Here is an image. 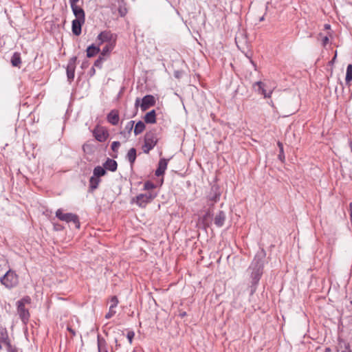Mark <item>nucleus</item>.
<instances>
[{"label":"nucleus","mask_w":352,"mask_h":352,"mask_svg":"<svg viewBox=\"0 0 352 352\" xmlns=\"http://www.w3.org/2000/svg\"><path fill=\"white\" fill-rule=\"evenodd\" d=\"M265 257V251L263 250L258 251L250 266V270H252L251 278L252 285H256L263 274Z\"/></svg>","instance_id":"1"},{"label":"nucleus","mask_w":352,"mask_h":352,"mask_svg":"<svg viewBox=\"0 0 352 352\" xmlns=\"http://www.w3.org/2000/svg\"><path fill=\"white\" fill-rule=\"evenodd\" d=\"M56 217L60 221H65L68 223H72L77 229H79L80 227L78 217L76 214L64 213L61 209H58L56 212Z\"/></svg>","instance_id":"2"},{"label":"nucleus","mask_w":352,"mask_h":352,"mask_svg":"<svg viewBox=\"0 0 352 352\" xmlns=\"http://www.w3.org/2000/svg\"><path fill=\"white\" fill-rule=\"evenodd\" d=\"M158 142V138L155 131H150L146 133L144 135V143L142 146V150L144 153H148Z\"/></svg>","instance_id":"3"},{"label":"nucleus","mask_w":352,"mask_h":352,"mask_svg":"<svg viewBox=\"0 0 352 352\" xmlns=\"http://www.w3.org/2000/svg\"><path fill=\"white\" fill-rule=\"evenodd\" d=\"M0 281L6 287L11 289L18 284V276L14 271L8 270L1 278Z\"/></svg>","instance_id":"4"},{"label":"nucleus","mask_w":352,"mask_h":352,"mask_svg":"<svg viewBox=\"0 0 352 352\" xmlns=\"http://www.w3.org/2000/svg\"><path fill=\"white\" fill-rule=\"evenodd\" d=\"M157 195L155 193L148 192L146 193H142L137 195L135 198L133 199V201L138 206L141 208H145L146 206L152 201L156 197Z\"/></svg>","instance_id":"5"},{"label":"nucleus","mask_w":352,"mask_h":352,"mask_svg":"<svg viewBox=\"0 0 352 352\" xmlns=\"http://www.w3.org/2000/svg\"><path fill=\"white\" fill-rule=\"evenodd\" d=\"M155 102H156V100L153 96L146 95L142 99L141 103H140V99L139 98H138L135 100V106L136 108L140 106L141 108V110L142 111H144L147 110L148 109H149L150 107L155 106Z\"/></svg>","instance_id":"6"},{"label":"nucleus","mask_w":352,"mask_h":352,"mask_svg":"<svg viewBox=\"0 0 352 352\" xmlns=\"http://www.w3.org/2000/svg\"><path fill=\"white\" fill-rule=\"evenodd\" d=\"M24 301L25 299H23L17 302V312L22 321L26 323L29 320L30 314L28 310L25 307Z\"/></svg>","instance_id":"7"},{"label":"nucleus","mask_w":352,"mask_h":352,"mask_svg":"<svg viewBox=\"0 0 352 352\" xmlns=\"http://www.w3.org/2000/svg\"><path fill=\"white\" fill-rule=\"evenodd\" d=\"M95 138L99 142H104L108 138L107 131L102 127H96L93 131Z\"/></svg>","instance_id":"8"},{"label":"nucleus","mask_w":352,"mask_h":352,"mask_svg":"<svg viewBox=\"0 0 352 352\" xmlns=\"http://www.w3.org/2000/svg\"><path fill=\"white\" fill-rule=\"evenodd\" d=\"M258 87L256 91L264 96L265 98H270L272 94V89H270L268 91L265 89V85L261 81H257L253 85V87Z\"/></svg>","instance_id":"9"},{"label":"nucleus","mask_w":352,"mask_h":352,"mask_svg":"<svg viewBox=\"0 0 352 352\" xmlns=\"http://www.w3.org/2000/svg\"><path fill=\"white\" fill-rule=\"evenodd\" d=\"M76 57L70 58L67 67V75L69 80H73L74 78Z\"/></svg>","instance_id":"10"},{"label":"nucleus","mask_w":352,"mask_h":352,"mask_svg":"<svg viewBox=\"0 0 352 352\" xmlns=\"http://www.w3.org/2000/svg\"><path fill=\"white\" fill-rule=\"evenodd\" d=\"M85 23V21L74 19L72 21V32L76 36H79L81 34L82 25Z\"/></svg>","instance_id":"11"},{"label":"nucleus","mask_w":352,"mask_h":352,"mask_svg":"<svg viewBox=\"0 0 352 352\" xmlns=\"http://www.w3.org/2000/svg\"><path fill=\"white\" fill-rule=\"evenodd\" d=\"M168 165V160L166 159H161L158 163V167L155 170V175L159 177L164 175Z\"/></svg>","instance_id":"12"},{"label":"nucleus","mask_w":352,"mask_h":352,"mask_svg":"<svg viewBox=\"0 0 352 352\" xmlns=\"http://www.w3.org/2000/svg\"><path fill=\"white\" fill-rule=\"evenodd\" d=\"M113 34L109 31H103L98 36V40L99 41V45L104 42H109L112 40Z\"/></svg>","instance_id":"13"},{"label":"nucleus","mask_w":352,"mask_h":352,"mask_svg":"<svg viewBox=\"0 0 352 352\" xmlns=\"http://www.w3.org/2000/svg\"><path fill=\"white\" fill-rule=\"evenodd\" d=\"M107 120L109 123H111L113 125H117L119 122V114L118 111L116 110H112L111 112L107 115Z\"/></svg>","instance_id":"14"},{"label":"nucleus","mask_w":352,"mask_h":352,"mask_svg":"<svg viewBox=\"0 0 352 352\" xmlns=\"http://www.w3.org/2000/svg\"><path fill=\"white\" fill-rule=\"evenodd\" d=\"M72 10L74 12V14L76 16L75 19H78V20L85 21V12L82 8L76 6L72 8Z\"/></svg>","instance_id":"15"},{"label":"nucleus","mask_w":352,"mask_h":352,"mask_svg":"<svg viewBox=\"0 0 352 352\" xmlns=\"http://www.w3.org/2000/svg\"><path fill=\"white\" fill-rule=\"evenodd\" d=\"M106 170L114 172L117 169V162L112 159L108 158L107 160L103 164Z\"/></svg>","instance_id":"16"},{"label":"nucleus","mask_w":352,"mask_h":352,"mask_svg":"<svg viewBox=\"0 0 352 352\" xmlns=\"http://www.w3.org/2000/svg\"><path fill=\"white\" fill-rule=\"evenodd\" d=\"M226 220V214L223 211H219L214 217V224L218 227H221Z\"/></svg>","instance_id":"17"},{"label":"nucleus","mask_w":352,"mask_h":352,"mask_svg":"<svg viewBox=\"0 0 352 352\" xmlns=\"http://www.w3.org/2000/svg\"><path fill=\"white\" fill-rule=\"evenodd\" d=\"M107 344L106 340L100 337V336H98V352H108L107 351Z\"/></svg>","instance_id":"18"},{"label":"nucleus","mask_w":352,"mask_h":352,"mask_svg":"<svg viewBox=\"0 0 352 352\" xmlns=\"http://www.w3.org/2000/svg\"><path fill=\"white\" fill-rule=\"evenodd\" d=\"M146 123L154 124L156 122V113L155 110L148 112L144 116Z\"/></svg>","instance_id":"19"},{"label":"nucleus","mask_w":352,"mask_h":352,"mask_svg":"<svg viewBox=\"0 0 352 352\" xmlns=\"http://www.w3.org/2000/svg\"><path fill=\"white\" fill-rule=\"evenodd\" d=\"M100 48L94 45L89 46L87 49V56L89 58L93 57L98 54Z\"/></svg>","instance_id":"20"},{"label":"nucleus","mask_w":352,"mask_h":352,"mask_svg":"<svg viewBox=\"0 0 352 352\" xmlns=\"http://www.w3.org/2000/svg\"><path fill=\"white\" fill-rule=\"evenodd\" d=\"M11 63L14 67H20L21 63L20 54L18 52L14 53L11 58Z\"/></svg>","instance_id":"21"},{"label":"nucleus","mask_w":352,"mask_h":352,"mask_svg":"<svg viewBox=\"0 0 352 352\" xmlns=\"http://www.w3.org/2000/svg\"><path fill=\"white\" fill-rule=\"evenodd\" d=\"M93 173L94 176L99 178L100 177L104 176L106 174V169L104 167L98 166L94 168Z\"/></svg>","instance_id":"22"},{"label":"nucleus","mask_w":352,"mask_h":352,"mask_svg":"<svg viewBox=\"0 0 352 352\" xmlns=\"http://www.w3.org/2000/svg\"><path fill=\"white\" fill-rule=\"evenodd\" d=\"M100 182V179L95 176L91 177L89 179V188L91 190L96 189Z\"/></svg>","instance_id":"23"},{"label":"nucleus","mask_w":352,"mask_h":352,"mask_svg":"<svg viewBox=\"0 0 352 352\" xmlns=\"http://www.w3.org/2000/svg\"><path fill=\"white\" fill-rule=\"evenodd\" d=\"M145 129V124L142 121H139L135 126L134 133L135 135H139L144 131Z\"/></svg>","instance_id":"24"},{"label":"nucleus","mask_w":352,"mask_h":352,"mask_svg":"<svg viewBox=\"0 0 352 352\" xmlns=\"http://www.w3.org/2000/svg\"><path fill=\"white\" fill-rule=\"evenodd\" d=\"M127 158L129 162L132 164L136 159V150L134 148H131L127 153Z\"/></svg>","instance_id":"25"},{"label":"nucleus","mask_w":352,"mask_h":352,"mask_svg":"<svg viewBox=\"0 0 352 352\" xmlns=\"http://www.w3.org/2000/svg\"><path fill=\"white\" fill-rule=\"evenodd\" d=\"M0 343L3 344L7 349L10 347V344L6 333H1V335L0 336Z\"/></svg>","instance_id":"26"},{"label":"nucleus","mask_w":352,"mask_h":352,"mask_svg":"<svg viewBox=\"0 0 352 352\" xmlns=\"http://www.w3.org/2000/svg\"><path fill=\"white\" fill-rule=\"evenodd\" d=\"M346 82H350L352 80V65L349 64L346 67V78H345Z\"/></svg>","instance_id":"27"},{"label":"nucleus","mask_w":352,"mask_h":352,"mask_svg":"<svg viewBox=\"0 0 352 352\" xmlns=\"http://www.w3.org/2000/svg\"><path fill=\"white\" fill-rule=\"evenodd\" d=\"M113 45H112V44H111V43H109V44H108V45H105V46L103 47V49H102V51L101 54H102V56H104V55L107 54L109 52H111V51L113 50Z\"/></svg>","instance_id":"28"},{"label":"nucleus","mask_w":352,"mask_h":352,"mask_svg":"<svg viewBox=\"0 0 352 352\" xmlns=\"http://www.w3.org/2000/svg\"><path fill=\"white\" fill-rule=\"evenodd\" d=\"M155 188V184L150 181L146 182L144 184V190H149L153 189Z\"/></svg>","instance_id":"29"},{"label":"nucleus","mask_w":352,"mask_h":352,"mask_svg":"<svg viewBox=\"0 0 352 352\" xmlns=\"http://www.w3.org/2000/svg\"><path fill=\"white\" fill-rule=\"evenodd\" d=\"M115 314H116L115 308L110 306L108 313H107V314L105 315V318L109 319L111 317H113L115 315Z\"/></svg>","instance_id":"30"},{"label":"nucleus","mask_w":352,"mask_h":352,"mask_svg":"<svg viewBox=\"0 0 352 352\" xmlns=\"http://www.w3.org/2000/svg\"><path fill=\"white\" fill-rule=\"evenodd\" d=\"M104 61V58L102 56H100L94 63V66L101 68L102 64Z\"/></svg>","instance_id":"31"},{"label":"nucleus","mask_w":352,"mask_h":352,"mask_svg":"<svg viewBox=\"0 0 352 352\" xmlns=\"http://www.w3.org/2000/svg\"><path fill=\"white\" fill-rule=\"evenodd\" d=\"M111 306L112 307L116 308L117 307L118 304V300L117 297L115 296H112L111 298Z\"/></svg>","instance_id":"32"},{"label":"nucleus","mask_w":352,"mask_h":352,"mask_svg":"<svg viewBox=\"0 0 352 352\" xmlns=\"http://www.w3.org/2000/svg\"><path fill=\"white\" fill-rule=\"evenodd\" d=\"M120 143L119 142H118V141L113 142L111 144V149L113 151H117L118 148L120 147Z\"/></svg>","instance_id":"33"},{"label":"nucleus","mask_w":352,"mask_h":352,"mask_svg":"<svg viewBox=\"0 0 352 352\" xmlns=\"http://www.w3.org/2000/svg\"><path fill=\"white\" fill-rule=\"evenodd\" d=\"M134 336H135V333H134L133 331H129L127 333L126 337H127V339L129 340V342L130 344L132 343V341H133V339L134 338Z\"/></svg>","instance_id":"34"},{"label":"nucleus","mask_w":352,"mask_h":352,"mask_svg":"<svg viewBox=\"0 0 352 352\" xmlns=\"http://www.w3.org/2000/svg\"><path fill=\"white\" fill-rule=\"evenodd\" d=\"M133 124H134V121H130L129 122H128V124H126V126L125 127L126 130H127L129 132H130L133 127Z\"/></svg>","instance_id":"35"},{"label":"nucleus","mask_w":352,"mask_h":352,"mask_svg":"<svg viewBox=\"0 0 352 352\" xmlns=\"http://www.w3.org/2000/svg\"><path fill=\"white\" fill-rule=\"evenodd\" d=\"M67 331H69L71 334L72 335V336H76V331L74 329L72 328L71 326L68 325L67 327Z\"/></svg>","instance_id":"36"},{"label":"nucleus","mask_w":352,"mask_h":352,"mask_svg":"<svg viewBox=\"0 0 352 352\" xmlns=\"http://www.w3.org/2000/svg\"><path fill=\"white\" fill-rule=\"evenodd\" d=\"M219 195L214 194L213 196L210 197V199L213 201H217L219 199Z\"/></svg>","instance_id":"37"},{"label":"nucleus","mask_w":352,"mask_h":352,"mask_svg":"<svg viewBox=\"0 0 352 352\" xmlns=\"http://www.w3.org/2000/svg\"><path fill=\"white\" fill-rule=\"evenodd\" d=\"M78 1V0H69L71 8L76 6H77L76 3Z\"/></svg>","instance_id":"38"},{"label":"nucleus","mask_w":352,"mask_h":352,"mask_svg":"<svg viewBox=\"0 0 352 352\" xmlns=\"http://www.w3.org/2000/svg\"><path fill=\"white\" fill-rule=\"evenodd\" d=\"M329 42V38L327 36H324L322 38V45L324 46L326 45Z\"/></svg>","instance_id":"39"},{"label":"nucleus","mask_w":352,"mask_h":352,"mask_svg":"<svg viewBox=\"0 0 352 352\" xmlns=\"http://www.w3.org/2000/svg\"><path fill=\"white\" fill-rule=\"evenodd\" d=\"M278 146L280 148V153H283V144L280 142H278Z\"/></svg>","instance_id":"40"},{"label":"nucleus","mask_w":352,"mask_h":352,"mask_svg":"<svg viewBox=\"0 0 352 352\" xmlns=\"http://www.w3.org/2000/svg\"><path fill=\"white\" fill-rule=\"evenodd\" d=\"M342 352H352L350 349L349 344H347L345 347V349L344 351H342Z\"/></svg>","instance_id":"41"},{"label":"nucleus","mask_w":352,"mask_h":352,"mask_svg":"<svg viewBox=\"0 0 352 352\" xmlns=\"http://www.w3.org/2000/svg\"><path fill=\"white\" fill-rule=\"evenodd\" d=\"M350 214H352V202L349 204Z\"/></svg>","instance_id":"42"},{"label":"nucleus","mask_w":352,"mask_h":352,"mask_svg":"<svg viewBox=\"0 0 352 352\" xmlns=\"http://www.w3.org/2000/svg\"><path fill=\"white\" fill-rule=\"evenodd\" d=\"M331 351V349L329 347H327L325 349H324V352H330Z\"/></svg>","instance_id":"43"},{"label":"nucleus","mask_w":352,"mask_h":352,"mask_svg":"<svg viewBox=\"0 0 352 352\" xmlns=\"http://www.w3.org/2000/svg\"><path fill=\"white\" fill-rule=\"evenodd\" d=\"M349 147L351 148V151L352 152V141H349Z\"/></svg>","instance_id":"44"},{"label":"nucleus","mask_w":352,"mask_h":352,"mask_svg":"<svg viewBox=\"0 0 352 352\" xmlns=\"http://www.w3.org/2000/svg\"><path fill=\"white\" fill-rule=\"evenodd\" d=\"M180 316H181L182 317H184V316H186V312L181 313V314H180Z\"/></svg>","instance_id":"45"},{"label":"nucleus","mask_w":352,"mask_h":352,"mask_svg":"<svg viewBox=\"0 0 352 352\" xmlns=\"http://www.w3.org/2000/svg\"><path fill=\"white\" fill-rule=\"evenodd\" d=\"M336 58V54L335 55V56L333 57V58L332 59V60L330 63H331L334 62Z\"/></svg>","instance_id":"46"},{"label":"nucleus","mask_w":352,"mask_h":352,"mask_svg":"<svg viewBox=\"0 0 352 352\" xmlns=\"http://www.w3.org/2000/svg\"><path fill=\"white\" fill-rule=\"evenodd\" d=\"M4 346V345L1 343H0V350Z\"/></svg>","instance_id":"47"},{"label":"nucleus","mask_w":352,"mask_h":352,"mask_svg":"<svg viewBox=\"0 0 352 352\" xmlns=\"http://www.w3.org/2000/svg\"><path fill=\"white\" fill-rule=\"evenodd\" d=\"M282 154H283V153H280V155H279V157H280H280H283V155H281Z\"/></svg>","instance_id":"48"},{"label":"nucleus","mask_w":352,"mask_h":352,"mask_svg":"<svg viewBox=\"0 0 352 352\" xmlns=\"http://www.w3.org/2000/svg\"><path fill=\"white\" fill-rule=\"evenodd\" d=\"M351 304L352 305V300L351 301Z\"/></svg>","instance_id":"49"}]
</instances>
